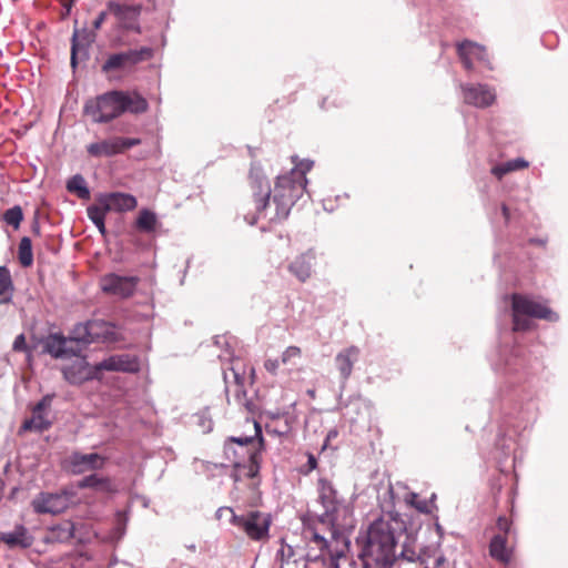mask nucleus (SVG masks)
<instances>
[{
  "instance_id": "f257e3e1",
  "label": "nucleus",
  "mask_w": 568,
  "mask_h": 568,
  "mask_svg": "<svg viewBox=\"0 0 568 568\" xmlns=\"http://www.w3.org/2000/svg\"><path fill=\"white\" fill-rule=\"evenodd\" d=\"M405 531V521L397 513H384L373 520L358 555L362 568H393L398 539Z\"/></svg>"
},
{
  "instance_id": "f03ea898",
  "label": "nucleus",
  "mask_w": 568,
  "mask_h": 568,
  "mask_svg": "<svg viewBox=\"0 0 568 568\" xmlns=\"http://www.w3.org/2000/svg\"><path fill=\"white\" fill-rule=\"evenodd\" d=\"M317 501L324 511L320 515V521L332 527V536L335 537L338 529L353 527L354 508L337 490L334 483L325 477L317 480Z\"/></svg>"
},
{
  "instance_id": "7ed1b4c3",
  "label": "nucleus",
  "mask_w": 568,
  "mask_h": 568,
  "mask_svg": "<svg viewBox=\"0 0 568 568\" xmlns=\"http://www.w3.org/2000/svg\"><path fill=\"white\" fill-rule=\"evenodd\" d=\"M511 310L513 329L516 332H525L531 328V321L527 317L546 320L548 322H556L559 318L558 314L546 304L521 294L511 295Z\"/></svg>"
},
{
  "instance_id": "20e7f679",
  "label": "nucleus",
  "mask_w": 568,
  "mask_h": 568,
  "mask_svg": "<svg viewBox=\"0 0 568 568\" xmlns=\"http://www.w3.org/2000/svg\"><path fill=\"white\" fill-rule=\"evenodd\" d=\"M305 189L306 185L287 173L277 176L272 196L275 213L270 216V221L286 219L295 202L303 195Z\"/></svg>"
},
{
  "instance_id": "39448f33",
  "label": "nucleus",
  "mask_w": 568,
  "mask_h": 568,
  "mask_svg": "<svg viewBox=\"0 0 568 568\" xmlns=\"http://www.w3.org/2000/svg\"><path fill=\"white\" fill-rule=\"evenodd\" d=\"M70 339L83 344L113 343L119 339V334L112 323L92 320L77 324L71 332Z\"/></svg>"
},
{
  "instance_id": "423d86ee",
  "label": "nucleus",
  "mask_w": 568,
  "mask_h": 568,
  "mask_svg": "<svg viewBox=\"0 0 568 568\" xmlns=\"http://www.w3.org/2000/svg\"><path fill=\"white\" fill-rule=\"evenodd\" d=\"M231 524L241 529L251 540L262 541L270 537L272 517L258 510L243 515L232 513Z\"/></svg>"
},
{
  "instance_id": "0eeeda50",
  "label": "nucleus",
  "mask_w": 568,
  "mask_h": 568,
  "mask_svg": "<svg viewBox=\"0 0 568 568\" xmlns=\"http://www.w3.org/2000/svg\"><path fill=\"white\" fill-rule=\"evenodd\" d=\"M84 113L95 123H108L121 115L119 90L105 92L84 104Z\"/></svg>"
},
{
  "instance_id": "6e6552de",
  "label": "nucleus",
  "mask_w": 568,
  "mask_h": 568,
  "mask_svg": "<svg viewBox=\"0 0 568 568\" xmlns=\"http://www.w3.org/2000/svg\"><path fill=\"white\" fill-rule=\"evenodd\" d=\"M152 57L153 49L150 47L113 53L103 62L101 70L104 73L114 70H130L136 64L152 59Z\"/></svg>"
},
{
  "instance_id": "1a4fd4ad",
  "label": "nucleus",
  "mask_w": 568,
  "mask_h": 568,
  "mask_svg": "<svg viewBox=\"0 0 568 568\" xmlns=\"http://www.w3.org/2000/svg\"><path fill=\"white\" fill-rule=\"evenodd\" d=\"M69 506L70 495L67 491H41L31 500V507L38 515H59L65 511Z\"/></svg>"
},
{
  "instance_id": "9d476101",
  "label": "nucleus",
  "mask_w": 568,
  "mask_h": 568,
  "mask_svg": "<svg viewBox=\"0 0 568 568\" xmlns=\"http://www.w3.org/2000/svg\"><path fill=\"white\" fill-rule=\"evenodd\" d=\"M106 8L118 20L120 29L141 33V4H122L115 0H110Z\"/></svg>"
},
{
  "instance_id": "9b49d317",
  "label": "nucleus",
  "mask_w": 568,
  "mask_h": 568,
  "mask_svg": "<svg viewBox=\"0 0 568 568\" xmlns=\"http://www.w3.org/2000/svg\"><path fill=\"white\" fill-rule=\"evenodd\" d=\"M139 282L138 276L108 273L100 278V288L105 294L126 298L134 294Z\"/></svg>"
},
{
  "instance_id": "f8f14e48",
  "label": "nucleus",
  "mask_w": 568,
  "mask_h": 568,
  "mask_svg": "<svg viewBox=\"0 0 568 568\" xmlns=\"http://www.w3.org/2000/svg\"><path fill=\"white\" fill-rule=\"evenodd\" d=\"M251 186L254 190V201L257 217H266L270 203L271 187L260 166L253 164L250 170Z\"/></svg>"
},
{
  "instance_id": "ddd939ff",
  "label": "nucleus",
  "mask_w": 568,
  "mask_h": 568,
  "mask_svg": "<svg viewBox=\"0 0 568 568\" xmlns=\"http://www.w3.org/2000/svg\"><path fill=\"white\" fill-rule=\"evenodd\" d=\"M464 102L476 108H488L496 100L494 89L487 84H460Z\"/></svg>"
},
{
  "instance_id": "4468645a",
  "label": "nucleus",
  "mask_w": 568,
  "mask_h": 568,
  "mask_svg": "<svg viewBox=\"0 0 568 568\" xmlns=\"http://www.w3.org/2000/svg\"><path fill=\"white\" fill-rule=\"evenodd\" d=\"M94 371L136 373L140 371V362L129 354L111 355L95 364Z\"/></svg>"
},
{
  "instance_id": "2eb2a0df",
  "label": "nucleus",
  "mask_w": 568,
  "mask_h": 568,
  "mask_svg": "<svg viewBox=\"0 0 568 568\" xmlns=\"http://www.w3.org/2000/svg\"><path fill=\"white\" fill-rule=\"evenodd\" d=\"M457 51L466 70L470 71L473 69L475 60L484 62L488 69H491L485 47L465 40L458 43Z\"/></svg>"
},
{
  "instance_id": "dca6fc26",
  "label": "nucleus",
  "mask_w": 568,
  "mask_h": 568,
  "mask_svg": "<svg viewBox=\"0 0 568 568\" xmlns=\"http://www.w3.org/2000/svg\"><path fill=\"white\" fill-rule=\"evenodd\" d=\"M0 542L9 549H28L33 545L34 537L24 525L18 524L12 530L0 532Z\"/></svg>"
},
{
  "instance_id": "f3484780",
  "label": "nucleus",
  "mask_w": 568,
  "mask_h": 568,
  "mask_svg": "<svg viewBox=\"0 0 568 568\" xmlns=\"http://www.w3.org/2000/svg\"><path fill=\"white\" fill-rule=\"evenodd\" d=\"M98 201L100 204L106 205V210H109V212L132 211L138 205L135 196L129 193L121 192L100 194Z\"/></svg>"
},
{
  "instance_id": "a211bd4d",
  "label": "nucleus",
  "mask_w": 568,
  "mask_h": 568,
  "mask_svg": "<svg viewBox=\"0 0 568 568\" xmlns=\"http://www.w3.org/2000/svg\"><path fill=\"white\" fill-rule=\"evenodd\" d=\"M315 258V253L312 250H308L295 256L288 263L287 270L301 283H305L312 275Z\"/></svg>"
},
{
  "instance_id": "6ab92c4d",
  "label": "nucleus",
  "mask_w": 568,
  "mask_h": 568,
  "mask_svg": "<svg viewBox=\"0 0 568 568\" xmlns=\"http://www.w3.org/2000/svg\"><path fill=\"white\" fill-rule=\"evenodd\" d=\"M223 377L226 393L233 388L237 398H240L241 395H245L246 368L240 359L232 361L230 373L224 372Z\"/></svg>"
},
{
  "instance_id": "aec40b11",
  "label": "nucleus",
  "mask_w": 568,
  "mask_h": 568,
  "mask_svg": "<svg viewBox=\"0 0 568 568\" xmlns=\"http://www.w3.org/2000/svg\"><path fill=\"white\" fill-rule=\"evenodd\" d=\"M64 378L71 384H82L90 381L97 373L92 371L84 357L78 358L62 368Z\"/></svg>"
},
{
  "instance_id": "412c9836",
  "label": "nucleus",
  "mask_w": 568,
  "mask_h": 568,
  "mask_svg": "<svg viewBox=\"0 0 568 568\" xmlns=\"http://www.w3.org/2000/svg\"><path fill=\"white\" fill-rule=\"evenodd\" d=\"M104 457L97 453H73L70 456V465L74 474H82L89 470L101 469L104 466Z\"/></svg>"
},
{
  "instance_id": "4be33fe9",
  "label": "nucleus",
  "mask_w": 568,
  "mask_h": 568,
  "mask_svg": "<svg viewBox=\"0 0 568 568\" xmlns=\"http://www.w3.org/2000/svg\"><path fill=\"white\" fill-rule=\"evenodd\" d=\"M262 453L251 452L250 456L243 460L239 467H234L232 478L235 483L245 478H255L261 469Z\"/></svg>"
},
{
  "instance_id": "5701e85b",
  "label": "nucleus",
  "mask_w": 568,
  "mask_h": 568,
  "mask_svg": "<svg viewBox=\"0 0 568 568\" xmlns=\"http://www.w3.org/2000/svg\"><path fill=\"white\" fill-rule=\"evenodd\" d=\"M120 105L121 114L130 112L133 114H141L148 111L149 102L136 91H120Z\"/></svg>"
},
{
  "instance_id": "b1692460",
  "label": "nucleus",
  "mask_w": 568,
  "mask_h": 568,
  "mask_svg": "<svg viewBox=\"0 0 568 568\" xmlns=\"http://www.w3.org/2000/svg\"><path fill=\"white\" fill-rule=\"evenodd\" d=\"M359 353V348L354 345L337 353L335 364L343 381H347L351 377L354 363L357 362Z\"/></svg>"
},
{
  "instance_id": "393cba45",
  "label": "nucleus",
  "mask_w": 568,
  "mask_h": 568,
  "mask_svg": "<svg viewBox=\"0 0 568 568\" xmlns=\"http://www.w3.org/2000/svg\"><path fill=\"white\" fill-rule=\"evenodd\" d=\"M68 338L61 333H53L43 339V351L54 358H62L68 355Z\"/></svg>"
},
{
  "instance_id": "a878e982",
  "label": "nucleus",
  "mask_w": 568,
  "mask_h": 568,
  "mask_svg": "<svg viewBox=\"0 0 568 568\" xmlns=\"http://www.w3.org/2000/svg\"><path fill=\"white\" fill-rule=\"evenodd\" d=\"M254 429H255V436L258 437L260 448L253 447V442H254L253 436H246V437L232 436V437H229L225 443L232 442V445L239 447L240 450H245L247 456H250L251 452H261L264 439L262 436V427L257 422H254Z\"/></svg>"
},
{
  "instance_id": "bb28decb",
  "label": "nucleus",
  "mask_w": 568,
  "mask_h": 568,
  "mask_svg": "<svg viewBox=\"0 0 568 568\" xmlns=\"http://www.w3.org/2000/svg\"><path fill=\"white\" fill-rule=\"evenodd\" d=\"M87 151L94 158L113 156L120 154L116 138L91 143L87 146Z\"/></svg>"
},
{
  "instance_id": "cd10ccee",
  "label": "nucleus",
  "mask_w": 568,
  "mask_h": 568,
  "mask_svg": "<svg viewBox=\"0 0 568 568\" xmlns=\"http://www.w3.org/2000/svg\"><path fill=\"white\" fill-rule=\"evenodd\" d=\"M489 555L503 562L508 564L511 559V550L507 547V537L505 535H496L489 544Z\"/></svg>"
},
{
  "instance_id": "c85d7f7f",
  "label": "nucleus",
  "mask_w": 568,
  "mask_h": 568,
  "mask_svg": "<svg viewBox=\"0 0 568 568\" xmlns=\"http://www.w3.org/2000/svg\"><path fill=\"white\" fill-rule=\"evenodd\" d=\"M79 488H94L102 493H115L116 487L112 483V480L108 477H101L97 474H92L89 476L83 477L79 484Z\"/></svg>"
},
{
  "instance_id": "c756f323",
  "label": "nucleus",
  "mask_w": 568,
  "mask_h": 568,
  "mask_svg": "<svg viewBox=\"0 0 568 568\" xmlns=\"http://www.w3.org/2000/svg\"><path fill=\"white\" fill-rule=\"evenodd\" d=\"M156 224L158 219L155 213L148 209L141 210L135 221L136 229L145 233L154 232Z\"/></svg>"
},
{
  "instance_id": "7c9ffc66",
  "label": "nucleus",
  "mask_w": 568,
  "mask_h": 568,
  "mask_svg": "<svg viewBox=\"0 0 568 568\" xmlns=\"http://www.w3.org/2000/svg\"><path fill=\"white\" fill-rule=\"evenodd\" d=\"M67 190L71 193H75L78 197L82 200H89L91 195L87 182L81 174L73 175L67 182Z\"/></svg>"
},
{
  "instance_id": "2f4dec72",
  "label": "nucleus",
  "mask_w": 568,
  "mask_h": 568,
  "mask_svg": "<svg viewBox=\"0 0 568 568\" xmlns=\"http://www.w3.org/2000/svg\"><path fill=\"white\" fill-rule=\"evenodd\" d=\"M427 558H430L428 550L424 549L420 554H417L414 547L408 542L403 544L402 550L399 555H397V560L403 559L408 562L420 561L425 564Z\"/></svg>"
},
{
  "instance_id": "473e14b6",
  "label": "nucleus",
  "mask_w": 568,
  "mask_h": 568,
  "mask_svg": "<svg viewBox=\"0 0 568 568\" xmlns=\"http://www.w3.org/2000/svg\"><path fill=\"white\" fill-rule=\"evenodd\" d=\"M19 262L23 267H29L33 263L32 242L30 237L23 236L18 247Z\"/></svg>"
},
{
  "instance_id": "72a5a7b5",
  "label": "nucleus",
  "mask_w": 568,
  "mask_h": 568,
  "mask_svg": "<svg viewBox=\"0 0 568 568\" xmlns=\"http://www.w3.org/2000/svg\"><path fill=\"white\" fill-rule=\"evenodd\" d=\"M51 426V423L44 417L41 412L33 410V415L30 419H27L22 424L23 430H38L43 432Z\"/></svg>"
},
{
  "instance_id": "f704fd0d",
  "label": "nucleus",
  "mask_w": 568,
  "mask_h": 568,
  "mask_svg": "<svg viewBox=\"0 0 568 568\" xmlns=\"http://www.w3.org/2000/svg\"><path fill=\"white\" fill-rule=\"evenodd\" d=\"M50 532L53 541L65 542L74 537V527L72 524L57 525L50 529Z\"/></svg>"
},
{
  "instance_id": "c9c22d12",
  "label": "nucleus",
  "mask_w": 568,
  "mask_h": 568,
  "mask_svg": "<svg viewBox=\"0 0 568 568\" xmlns=\"http://www.w3.org/2000/svg\"><path fill=\"white\" fill-rule=\"evenodd\" d=\"M82 38L87 44H90L94 41L95 36L88 33L85 30H82L81 32L79 30H74L72 34V45H71V65L74 69L77 67V54H78V47H79V39Z\"/></svg>"
},
{
  "instance_id": "e433bc0d",
  "label": "nucleus",
  "mask_w": 568,
  "mask_h": 568,
  "mask_svg": "<svg viewBox=\"0 0 568 568\" xmlns=\"http://www.w3.org/2000/svg\"><path fill=\"white\" fill-rule=\"evenodd\" d=\"M223 450L226 459L233 464V468L239 467L240 464L247 458L246 452L240 450L239 447L232 445V442L225 443Z\"/></svg>"
},
{
  "instance_id": "4c0bfd02",
  "label": "nucleus",
  "mask_w": 568,
  "mask_h": 568,
  "mask_svg": "<svg viewBox=\"0 0 568 568\" xmlns=\"http://www.w3.org/2000/svg\"><path fill=\"white\" fill-rule=\"evenodd\" d=\"M405 500L422 514H430L434 509L437 508L436 505H433L432 501H427V499H420L416 493L407 494Z\"/></svg>"
},
{
  "instance_id": "58836bf2",
  "label": "nucleus",
  "mask_w": 568,
  "mask_h": 568,
  "mask_svg": "<svg viewBox=\"0 0 568 568\" xmlns=\"http://www.w3.org/2000/svg\"><path fill=\"white\" fill-rule=\"evenodd\" d=\"M313 168V162L310 160H302L295 163V166L287 173L292 178L298 180L304 185L307 184L306 173Z\"/></svg>"
},
{
  "instance_id": "ea45409f",
  "label": "nucleus",
  "mask_w": 568,
  "mask_h": 568,
  "mask_svg": "<svg viewBox=\"0 0 568 568\" xmlns=\"http://www.w3.org/2000/svg\"><path fill=\"white\" fill-rule=\"evenodd\" d=\"M2 219L8 225H11L14 230H18L23 220V212L21 206L14 205L11 209H8L3 213Z\"/></svg>"
},
{
  "instance_id": "a19ab883",
  "label": "nucleus",
  "mask_w": 568,
  "mask_h": 568,
  "mask_svg": "<svg viewBox=\"0 0 568 568\" xmlns=\"http://www.w3.org/2000/svg\"><path fill=\"white\" fill-rule=\"evenodd\" d=\"M13 290L14 286L9 268L7 266H0V295L9 293L11 296Z\"/></svg>"
},
{
  "instance_id": "79ce46f5",
  "label": "nucleus",
  "mask_w": 568,
  "mask_h": 568,
  "mask_svg": "<svg viewBox=\"0 0 568 568\" xmlns=\"http://www.w3.org/2000/svg\"><path fill=\"white\" fill-rule=\"evenodd\" d=\"M310 540L315 542L321 551H326L332 558H339L341 555H335L329 549V541L322 535H320L316 530H311Z\"/></svg>"
},
{
  "instance_id": "37998d69",
  "label": "nucleus",
  "mask_w": 568,
  "mask_h": 568,
  "mask_svg": "<svg viewBox=\"0 0 568 568\" xmlns=\"http://www.w3.org/2000/svg\"><path fill=\"white\" fill-rule=\"evenodd\" d=\"M294 556L295 550L293 546L286 544L284 539H281V548L276 552V558L281 561L282 565H284L288 564Z\"/></svg>"
},
{
  "instance_id": "c03bdc74",
  "label": "nucleus",
  "mask_w": 568,
  "mask_h": 568,
  "mask_svg": "<svg viewBox=\"0 0 568 568\" xmlns=\"http://www.w3.org/2000/svg\"><path fill=\"white\" fill-rule=\"evenodd\" d=\"M109 210H106V205H102L99 203V205H90L87 209L88 217L92 223L100 222L101 220H105L106 213Z\"/></svg>"
},
{
  "instance_id": "a18cd8bd",
  "label": "nucleus",
  "mask_w": 568,
  "mask_h": 568,
  "mask_svg": "<svg viewBox=\"0 0 568 568\" xmlns=\"http://www.w3.org/2000/svg\"><path fill=\"white\" fill-rule=\"evenodd\" d=\"M302 351L298 346H288L281 355V363L286 365L292 363L293 359L300 358Z\"/></svg>"
},
{
  "instance_id": "49530a36",
  "label": "nucleus",
  "mask_w": 568,
  "mask_h": 568,
  "mask_svg": "<svg viewBox=\"0 0 568 568\" xmlns=\"http://www.w3.org/2000/svg\"><path fill=\"white\" fill-rule=\"evenodd\" d=\"M428 554L435 557V565L433 568H447V559L443 552H438L439 550V544L434 549L427 548ZM424 568H429L428 566H425Z\"/></svg>"
},
{
  "instance_id": "de8ad7c7",
  "label": "nucleus",
  "mask_w": 568,
  "mask_h": 568,
  "mask_svg": "<svg viewBox=\"0 0 568 568\" xmlns=\"http://www.w3.org/2000/svg\"><path fill=\"white\" fill-rule=\"evenodd\" d=\"M118 145L120 149V153H123L125 150H129L133 146L141 144V139L138 138H119L116 136Z\"/></svg>"
},
{
  "instance_id": "09e8293b",
  "label": "nucleus",
  "mask_w": 568,
  "mask_h": 568,
  "mask_svg": "<svg viewBox=\"0 0 568 568\" xmlns=\"http://www.w3.org/2000/svg\"><path fill=\"white\" fill-rule=\"evenodd\" d=\"M527 166H528V162L521 158L514 159V160L506 162V170H508V172L521 170Z\"/></svg>"
},
{
  "instance_id": "8fccbe9b",
  "label": "nucleus",
  "mask_w": 568,
  "mask_h": 568,
  "mask_svg": "<svg viewBox=\"0 0 568 568\" xmlns=\"http://www.w3.org/2000/svg\"><path fill=\"white\" fill-rule=\"evenodd\" d=\"M280 359L277 358H268L264 362L265 369L272 375H276L280 367Z\"/></svg>"
},
{
  "instance_id": "3c124183",
  "label": "nucleus",
  "mask_w": 568,
  "mask_h": 568,
  "mask_svg": "<svg viewBox=\"0 0 568 568\" xmlns=\"http://www.w3.org/2000/svg\"><path fill=\"white\" fill-rule=\"evenodd\" d=\"M12 348L13 351L16 352H26L28 349L27 347V343H26V337L23 334H19L16 338H14V342H13V345H12Z\"/></svg>"
},
{
  "instance_id": "603ef678",
  "label": "nucleus",
  "mask_w": 568,
  "mask_h": 568,
  "mask_svg": "<svg viewBox=\"0 0 568 568\" xmlns=\"http://www.w3.org/2000/svg\"><path fill=\"white\" fill-rule=\"evenodd\" d=\"M491 173L498 179H501L505 174L509 173L508 170H506V162L494 166L491 169Z\"/></svg>"
},
{
  "instance_id": "864d4df0",
  "label": "nucleus",
  "mask_w": 568,
  "mask_h": 568,
  "mask_svg": "<svg viewBox=\"0 0 568 568\" xmlns=\"http://www.w3.org/2000/svg\"><path fill=\"white\" fill-rule=\"evenodd\" d=\"M108 11H101L92 23L94 30H99L105 21Z\"/></svg>"
},
{
  "instance_id": "5fc2aeb1",
  "label": "nucleus",
  "mask_w": 568,
  "mask_h": 568,
  "mask_svg": "<svg viewBox=\"0 0 568 568\" xmlns=\"http://www.w3.org/2000/svg\"><path fill=\"white\" fill-rule=\"evenodd\" d=\"M497 527L499 528V530H501L504 532V535L506 536L509 528H510V523L508 521V519L506 517H499L497 519Z\"/></svg>"
},
{
  "instance_id": "6e6d98bb",
  "label": "nucleus",
  "mask_w": 568,
  "mask_h": 568,
  "mask_svg": "<svg viewBox=\"0 0 568 568\" xmlns=\"http://www.w3.org/2000/svg\"><path fill=\"white\" fill-rule=\"evenodd\" d=\"M50 404V398L49 397H43L37 405L36 407L33 408V410L36 412H43L44 408Z\"/></svg>"
},
{
  "instance_id": "4d7b16f0",
  "label": "nucleus",
  "mask_w": 568,
  "mask_h": 568,
  "mask_svg": "<svg viewBox=\"0 0 568 568\" xmlns=\"http://www.w3.org/2000/svg\"><path fill=\"white\" fill-rule=\"evenodd\" d=\"M307 467H308V471H312V470H314L317 467V460L314 457V455H312V454H308Z\"/></svg>"
},
{
  "instance_id": "13d9d810",
  "label": "nucleus",
  "mask_w": 568,
  "mask_h": 568,
  "mask_svg": "<svg viewBox=\"0 0 568 568\" xmlns=\"http://www.w3.org/2000/svg\"><path fill=\"white\" fill-rule=\"evenodd\" d=\"M97 229L99 230V232L104 235L106 233V229H105V220H101L100 222H94L93 223Z\"/></svg>"
},
{
  "instance_id": "bf43d9fd",
  "label": "nucleus",
  "mask_w": 568,
  "mask_h": 568,
  "mask_svg": "<svg viewBox=\"0 0 568 568\" xmlns=\"http://www.w3.org/2000/svg\"><path fill=\"white\" fill-rule=\"evenodd\" d=\"M501 212H503L505 220L508 221L510 217V213H509V209L507 207L506 204L501 205Z\"/></svg>"
},
{
  "instance_id": "052dcab7",
  "label": "nucleus",
  "mask_w": 568,
  "mask_h": 568,
  "mask_svg": "<svg viewBox=\"0 0 568 568\" xmlns=\"http://www.w3.org/2000/svg\"><path fill=\"white\" fill-rule=\"evenodd\" d=\"M32 231L34 234L39 235L40 234V225H39V222L36 220L32 224Z\"/></svg>"
},
{
  "instance_id": "680f3d73",
  "label": "nucleus",
  "mask_w": 568,
  "mask_h": 568,
  "mask_svg": "<svg viewBox=\"0 0 568 568\" xmlns=\"http://www.w3.org/2000/svg\"><path fill=\"white\" fill-rule=\"evenodd\" d=\"M435 528H436V531L438 532L439 537H443V535H444V529H443V527L440 526V524H439V523H436V524H435Z\"/></svg>"
},
{
  "instance_id": "e2e57ef3",
  "label": "nucleus",
  "mask_w": 568,
  "mask_h": 568,
  "mask_svg": "<svg viewBox=\"0 0 568 568\" xmlns=\"http://www.w3.org/2000/svg\"><path fill=\"white\" fill-rule=\"evenodd\" d=\"M436 494H432L430 498L427 501H432L435 505Z\"/></svg>"
},
{
  "instance_id": "0e129e2a",
  "label": "nucleus",
  "mask_w": 568,
  "mask_h": 568,
  "mask_svg": "<svg viewBox=\"0 0 568 568\" xmlns=\"http://www.w3.org/2000/svg\"><path fill=\"white\" fill-rule=\"evenodd\" d=\"M336 434L337 433L335 430L334 432H329L327 438L334 437V436H336Z\"/></svg>"
},
{
  "instance_id": "69168bd1",
  "label": "nucleus",
  "mask_w": 568,
  "mask_h": 568,
  "mask_svg": "<svg viewBox=\"0 0 568 568\" xmlns=\"http://www.w3.org/2000/svg\"><path fill=\"white\" fill-rule=\"evenodd\" d=\"M250 372H251V374L253 375V373H254V368H253V367H251V368H250Z\"/></svg>"
}]
</instances>
